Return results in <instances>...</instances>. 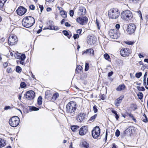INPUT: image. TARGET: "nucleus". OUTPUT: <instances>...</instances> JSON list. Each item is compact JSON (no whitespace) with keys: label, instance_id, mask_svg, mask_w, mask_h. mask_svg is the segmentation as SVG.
<instances>
[{"label":"nucleus","instance_id":"nucleus-61","mask_svg":"<svg viewBox=\"0 0 148 148\" xmlns=\"http://www.w3.org/2000/svg\"><path fill=\"white\" fill-rule=\"evenodd\" d=\"M100 98L102 100H104L105 99L104 95H102L100 96Z\"/></svg>","mask_w":148,"mask_h":148},{"label":"nucleus","instance_id":"nucleus-5","mask_svg":"<svg viewBox=\"0 0 148 148\" xmlns=\"http://www.w3.org/2000/svg\"><path fill=\"white\" fill-rule=\"evenodd\" d=\"M20 121L19 117L17 116H15L12 117L10 119L9 123L11 127H16L19 125Z\"/></svg>","mask_w":148,"mask_h":148},{"label":"nucleus","instance_id":"nucleus-12","mask_svg":"<svg viewBox=\"0 0 148 148\" xmlns=\"http://www.w3.org/2000/svg\"><path fill=\"white\" fill-rule=\"evenodd\" d=\"M26 98L29 100H32L34 99L35 96V93L33 90H29L25 94Z\"/></svg>","mask_w":148,"mask_h":148},{"label":"nucleus","instance_id":"nucleus-62","mask_svg":"<svg viewBox=\"0 0 148 148\" xmlns=\"http://www.w3.org/2000/svg\"><path fill=\"white\" fill-rule=\"evenodd\" d=\"M65 25L67 27H69L71 26L70 24H69L68 22H66L65 23Z\"/></svg>","mask_w":148,"mask_h":148},{"label":"nucleus","instance_id":"nucleus-7","mask_svg":"<svg viewBox=\"0 0 148 148\" xmlns=\"http://www.w3.org/2000/svg\"><path fill=\"white\" fill-rule=\"evenodd\" d=\"M100 133V129L98 126L95 127L92 131V135L94 138H97L99 136Z\"/></svg>","mask_w":148,"mask_h":148},{"label":"nucleus","instance_id":"nucleus-39","mask_svg":"<svg viewBox=\"0 0 148 148\" xmlns=\"http://www.w3.org/2000/svg\"><path fill=\"white\" fill-rule=\"evenodd\" d=\"M89 69V64L88 62H86L85 66V71H87Z\"/></svg>","mask_w":148,"mask_h":148},{"label":"nucleus","instance_id":"nucleus-51","mask_svg":"<svg viewBox=\"0 0 148 148\" xmlns=\"http://www.w3.org/2000/svg\"><path fill=\"white\" fill-rule=\"evenodd\" d=\"M12 70L10 67H8L7 70V72L8 73H10L12 72Z\"/></svg>","mask_w":148,"mask_h":148},{"label":"nucleus","instance_id":"nucleus-54","mask_svg":"<svg viewBox=\"0 0 148 148\" xmlns=\"http://www.w3.org/2000/svg\"><path fill=\"white\" fill-rule=\"evenodd\" d=\"M49 94V95H50V93L49 91H47L45 92V95L47 97H49V96H48Z\"/></svg>","mask_w":148,"mask_h":148},{"label":"nucleus","instance_id":"nucleus-63","mask_svg":"<svg viewBox=\"0 0 148 148\" xmlns=\"http://www.w3.org/2000/svg\"><path fill=\"white\" fill-rule=\"evenodd\" d=\"M10 108V107L9 106H6L5 107L4 109L5 110H7Z\"/></svg>","mask_w":148,"mask_h":148},{"label":"nucleus","instance_id":"nucleus-57","mask_svg":"<svg viewBox=\"0 0 148 148\" xmlns=\"http://www.w3.org/2000/svg\"><path fill=\"white\" fill-rule=\"evenodd\" d=\"M115 27L117 29H119L120 27V25L119 24H116L115 26Z\"/></svg>","mask_w":148,"mask_h":148},{"label":"nucleus","instance_id":"nucleus-2","mask_svg":"<svg viewBox=\"0 0 148 148\" xmlns=\"http://www.w3.org/2000/svg\"><path fill=\"white\" fill-rule=\"evenodd\" d=\"M35 20L33 17L27 16L23 19L22 24L24 27L28 28L33 26L35 23Z\"/></svg>","mask_w":148,"mask_h":148},{"label":"nucleus","instance_id":"nucleus-30","mask_svg":"<svg viewBox=\"0 0 148 148\" xmlns=\"http://www.w3.org/2000/svg\"><path fill=\"white\" fill-rule=\"evenodd\" d=\"M42 98L41 96H40L38 98L37 103L39 105L42 104Z\"/></svg>","mask_w":148,"mask_h":148},{"label":"nucleus","instance_id":"nucleus-24","mask_svg":"<svg viewBox=\"0 0 148 148\" xmlns=\"http://www.w3.org/2000/svg\"><path fill=\"white\" fill-rule=\"evenodd\" d=\"M125 88V86L124 85H121L119 86L116 88V90L118 91H121L123 90Z\"/></svg>","mask_w":148,"mask_h":148},{"label":"nucleus","instance_id":"nucleus-48","mask_svg":"<svg viewBox=\"0 0 148 148\" xmlns=\"http://www.w3.org/2000/svg\"><path fill=\"white\" fill-rule=\"evenodd\" d=\"M94 112L95 113H96L97 112L98 109L97 108V107L96 105H95L93 107Z\"/></svg>","mask_w":148,"mask_h":148},{"label":"nucleus","instance_id":"nucleus-32","mask_svg":"<svg viewBox=\"0 0 148 148\" xmlns=\"http://www.w3.org/2000/svg\"><path fill=\"white\" fill-rule=\"evenodd\" d=\"M142 120L145 123L147 122L148 121L146 115L144 114L142 117Z\"/></svg>","mask_w":148,"mask_h":148},{"label":"nucleus","instance_id":"nucleus-17","mask_svg":"<svg viewBox=\"0 0 148 148\" xmlns=\"http://www.w3.org/2000/svg\"><path fill=\"white\" fill-rule=\"evenodd\" d=\"M85 53L89 54V55L92 56H94V52L93 49L90 48L87 49L85 51H83L82 52V55H84Z\"/></svg>","mask_w":148,"mask_h":148},{"label":"nucleus","instance_id":"nucleus-13","mask_svg":"<svg viewBox=\"0 0 148 148\" xmlns=\"http://www.w3.org/2000/svg\"><path fill=\"white\" fill-rule=\"evenodd\" d=\"M49 25L47 27H45L44 29H49L51 30H58L60 29L59 27L57 26H54L53 23L52 21H49Z\"/></svg>","mask_w":148,"mask_h":148},{"label":"nucleus","instance_id":"nucleus-10","mask_svg":"<svg viewBox=\"0 0 148 148\" xmlns=\"http://www.w3.org/2000/svg\"><path fill=\"white\" fill-rule=\"evenodd\" d=\"M130 53L131 51L130 49L127 48H123L120 51L121 56L123 57L128 56Z\"/></svg>","mask_w":148,"mask_h":148},{"label":"nucleus","instance_id":"nucleus-15","mask_svg":"<svg viewBox=\"0 0 148 148\" xmlns=\"http://www.w3.org/2000/svg\"><path fill=\"white\" fill-rule=\"evenodd\" d=\"M86 115V114L84 113H79L77 116L76 120L78 122H82L84 121Z\"/></svg>","mask_w":148,"mask_h":148},{"label":"nucleus","instance_id":"nucleus-27","mask_svg":"<svg viewBox=\"0 0 148 148\" xmlns=\"http://www.w3.org/2000/svg\"><path fill=\"white\" fill-rule=\"evenodd\" d=\"M62 33L64 35L67 36V37L69 39L71 36V35L69 34V32L66 30H63Z\"/></svg>","mask_w":148,"mask_h":148},{"label":"nucleus","instance_id":"nucleus-52","mask_svg":"<svg viewBox=\"0 0 148 148\" xmlns=\"http://www.w3.org/2000/svg\"><path fill=\"white\" fill-rule=\"evenodd\" d=\"M134 42H133L128 41L126 42V43L128 45H132L134 44Z\"/></svg>","mask_w":148,"mask_h":148},{"label":"nucleus","instance_id":"nucleus-34","mask_svg":"<svg viewBox=\"0 0 148 148\" xmlns=\"http://www.w3.org/2000/svg\"><path fill=\"white\" fill-rule=\"evenodd\" d=\"M7 0H0V8H2Z\"/></svg>","mask_w":148,"mask_h":148},{"label":"nucleus","instance_id":"nucleus-37","mask_svg":"<svg viewBox=\"0 0 148 148\" xmlns=\"http://www.w3.org/2000/svg\"><path fill=\"white\" fill-rule=\"evenodd\" d=\"M104 57L105 59L109 61L110 59V57L109 55L107 53H106L104 55Z\"/></svg>","mask_w":148,"mask_h":148},{"label":"nucleus","instance_id":"nucleus-55","mask_svg":"<svg viewBox=\"0 0 148 148\" xmlns=\"http://www.w3.org/2000/svg\"><path fill=\"white\" fill-rule=\"evenodd\" d=\"M29 8L30 9L33 10L34 9L35 6L34 5H31L29 6Z\"/></svg>","mask_w":148,"mask_h":148},{"label":"nucleus","instance_id":"nucleus-23","mask_svg":"<svg viewBox=\"0 0 148 148\" xmlns=\"http://www.w3.org/2000/svg\"><path fill=\"white\" fill-rule=\"evenodd\" d=\"M25 60H17L16 61L17 63L18 64H20L23 66H25Z\"/></svg>","mask_w":148,"mask_h":148},{"label":"nucleus","instance_id":"nucleus-3","mask_svg":"<svg viewBox=\"0 0 148 148\" xmlns=\"http://www.w3.org/2000/svg\"><path fill=\"white\" fill-rule=\"evenodd\" d=\"M121 17L124 20H131L133 17V15L129 10H126L122 12Z\"/></svg>","mask_w":148,"mask_h":148},{"label":"nucleus","instance_id":"nucleus-44","mask_svg":"<svg viewBox=\"0 0 148 148\" xmlns=\"http://www.w3.org/2000/svg\"><path fill=\"white\" fill-rule=\"evenodd\" d=\"M137 88L139 91H144L145 90L143 87L137 86Z\"/></svg>","mask_w":148,"mask_h":148},{"label":"nucleus","instance_id":"nucleus-36","mask_svg":"<svg viewBox=\"0 0 148 148\" xmlns=\"http://www.w3.org/2000/svg\"><path fill=\"white\" fill-rule=\"evenodd\" d=\"M137 96L139 99H141L143 97V94L142 92H139L137 94Z\"/></svg>","mask_w":148,"mask_h":148},{"label":"nucleus","instance_id":"nucleus-11","mask_svg":"<svg viewBox=\"0 0 148 148\" xmlns=\"http://www.w3.org/2000/svg\"><path fill=\"white\" fill-rule=\"evenodd\" d=\"M76 21L78 23L81 25H83L87 23L88 21V19L86 16H81L77 18L76 19Z\"/></svg>","mask_w":148,"mask_h":148},{"label":"nucleus","instance_id":"nucleus-60","mask_svg":"<svg viewBox=\"0 0 148 148\" xmlns=\"http://www.w3.org/2000/svg\"><path fill=\"white\" fill-rule=\"evenodd\" d=\"M138 15L139 16H140V18L141 19H142V14L140 12V11L139 10V11H138Z\"/></svg>","mask_w":148,"mask_h":148},{"label":"nucleus","instance_id":"nucleus-28","mask_svg":"<svg viewBox=\"0 0 148 148\" xmlns=\"http://www.w3.org/2000/svg\"><path fill=\"white\" fill-rule=\"evenodd\" d=\"M82 146L85 148H90L89 144L85 141H83L82 142Z\"/></svg>","mask_w":148,"mask_h":148},{"label":"nucleus","instance_id":"nucleus-42","mask_svg":"<svg viewBox=\"0 0 148 148\" xmlns=\"http://www.w3.org/2000/svg\"><path fill=\"white\" fill-rule=\"evenodd\" d=\"M20 86L21 88H24L26 86V84L24 82H23L21 83Z\"/></svg>","mask_w":148,"mask_h":148},{"label":"nucleus","instance_id":"nucleus-29","mask_svg":"<svg viewBox=\"0 0 148 148\" xmlns=\"http://www.w3.org/2000/svg\"><path fill=\"white\" fill-rule=\"evenodd\" d=\"M60 13L62 16L63 18H66L67 16L66 12L64 11H60Z\"/></svg>","mask_w":148,"mask_h":148},{"label":"nucleus","instance_id":"nucleus-20","mask_svg":"<svg viewBox=\"0 0 148 148\" xmlns=\"http://www.w3.org/2000/svg\"><path fill=\"white\" fill-rule=\"evenodd\" d=\"M124 97L123 95H122L120 97L116 100L115 101V103L116 106H119V104L121 102L122 99L124 98Z\"/></svg>","mask_w":148,"mask_h":148},{"label":"nucleus","instance_id":"nucleus-16","mask_svg":"<svg viewBox=\"0 0 148 148\" xmlns=\"http://www.w3.org/2000/svg\"><path fill=\"white\" fill-rule=\"evenodd\" d=\"M27 11V9L23 6L18 7L16 10L17 14L19 16H22Z\"/></svg>","mask_w":148,"mask_h":148},{"label":"nucleus","instance_id":"nucleus-33","mask_svg":"<svg viewBox=\"0 0 148 148\" xmlns=\"http://www.w3.org/2000/svg\"><path fill=\"white\" fill-rule=\"evenodd\" d=\"M147 75V72H146L145 73V75L143 77V84L144 85H146V78Z\"/></svg>","mask_w":148,"mask_h":148},{"label":"nucleus","instance_id":"nucleus-18","mask_svg":"<svg viewBox=\"0 0 148 148\" xmlns=\"http://www.w3.org/2000/svg\"><path fill=\"white\" fill-rule=\"evenodd\" d=\"M86 11V9L83 6L79 7L77 11L78 15L79 16L84 15Z\"/></svg>","mask_w":148,"mask_h":148},{"label":"nucleus","instance_id":"nucleus-9","mask_svg":"<svg viewBox=\"0 0 148 148\" xmlns=\"http://www.w3.org/2000/svg\"><path fill=\"white\" fill-rule=\"evenodd\" d=\"M97 38L93 36H89L87 37V42L89 45H93L97 41Z\"/></svg>","mask_w":148,"mask_h":148},{"label":"nucleus","instance_id":"nucleus-35","mask_svg":"<svg viewBox=\"0 0 148 148\" xmlns=\"http://www.w3.org/2000/svg\"><path fill=\"white\" fill-rule=\"evenodd\" d=\"M22 69L19 66H17L16 67V72L18 73H20L22 71Z\"/></svg>","mask_w":148,"mask_h":148},{"label":"nucleus","instance_id":"nucleus-25","mask_svg":"<svg viewBox=\"0 0 148 148\" xmlns=\"http://www.w3.org/2000/svg\"><path fill=\"white\" fill-rule=\"evenodd\" d=\"M59 95L58 92L55 93L52 97V101H54L56 100L59 97Z\"/></svg>","mask_w":148,"mask_h":148},{"label":"nucleus","instance_id":"nucleus-19","mask_svg":"<svg viewBox=\"0 0 148 148\" xmlns=\"http://www.w3.org/2000/svg\"><path fill=\"white\" fill-rule=\"evenodd\" d=\"M87 132V127L86 126L82 127L79 130V134L81 136L85 135Z\"/></svg>","mask_w":148,"mask_h":148},{"label":"nucleus","instance_id":"nucleus-59","mask_svg":"<svg viewBox=\"0 0 148 148\" xmlns=\"http://www.w3.org/2000/svg\"><path fill=\"white\" fill-rule=\"evenodd\" d=\"M113 73V72L112 71H111L110 72H109L108 73V76L110 77V76H111L112 75Z\"/></svg>","mask_w":148,"mask_h":148},{"label":"nucleus","instance_id":"nucleus-38","mask_svg":"<svg viewBox=\"0 0 148 148\" xmlns=\"http://www.w3.org/2000/svg\"><path fill=\"white\" fill-rule=\"evenodd\" d=\"M97 116V114H95L94 116L91 117L89 121H93L94 119L96 118Z\"/></svg>","mask_w":148,"mask_h":148},{"label":"nucleus","instance_id":"nucleus-47","mask_svg":"<svg viewBox=\"0 0 148 148\" xmlns=\"http://www.w3.org/2000/svg\"><path fill=\"white\" fill-rule=\"evenodd\" d=\"M96 25L97 26V28L99 29H100V23H99V21L97 20L96 21Z\"/></svg>","mask_w":148,"mask_h":148},{"label":"nucleus","instance_id":"nucleus-26","mask_svg":"<svg viewBox=\"0 0 148 148\" xmlns=\"http://www.w3.org/2000/svg\"><path fill=\"white\" fill-rule=\"evenodd\" d=\"M79 127L77 125H73L71 127V129L72 130L73 132H75L78 130Z\"/></svg>","mask_w":148,"mask_h":148},{"label":"nucleus","instance_id":"nucleus-4","mask_svg":"<svg viewBox=\"0 0 148 148\" xmlns=\"http://www.w3.org/2000/svg\"><path fill=\"white\" fill-rule=\"evenodd\" d=\"M108 14L110 18L116 19L119 16L120 14L117 9L113 8L111 9L109 11Z\"/></svg>","mask_w":148,"mask_h":148},{"label":"nucleus","instance_id":"nucleus-58","mask_svg":"<svg viewBox=\"0 0 148 148\" xmlns=\"http://www.w3.org/2000/svg\"><path fill=\"white\" fill-rule=\"evenodd\" d=\"M111 112H112V113L113 114H115V115H116L117 114V112L116 111L114 110H112Z\"/></svg>","mask_w":148,"mask_h":148},{"label":"nucleus","instance_id":"nucleus-31","mask_svg":"<svg viewBox=\"0 0 148 148\" xmlns=\"http://www.w3.org/2000/svg\"><path fill=\"white\" fill-rule=\"evenodd\" d=\"M26 58V56L24 54H22L18 58V60H25Z\"/></svg>","mask_w":148,"mask_h":148},{"label":"nucleus","instance_id":"nucleus-22","mask_svg":"<svg viewBox=\"0 0 148 148\" xmlns=\"http://www.w3.org/2000/svg\"><path fill=\"white\" fill-rule=\"evenodd\" d=\"M5 145V140L3 139L0 138V148L3 147Z\"/></svg>","mask_w":148,"mask_h":148},{"label":"nucleus","instance_id":"nucleus-64","mask_svg":"<svg viewBox=\"0 0 148 148\" xmlns=\"http://www.w3.org/2000/svg\"><path fill=\"white\" fill-rule=\"evenodd\" d=\"M51 10V8H50L48 7L47 8V12H50Z\"/></svg>","mask_w":148,"mask_h":148},{"label":"nucleus","instance_id":"nucleus-46","mask_svg":"<svg viewBox=\"0 0 148 148\" xmlns=\"http://www.w3.org/2000/svg\"><path fill=\"white\" fill-rule=\"evenodd\" d=\"M120 134V132L118 130H116L115 133V135L117 137H118L119 136Z\"/></svg>","mask_w":148,"mask_h":148},{"label":"nucleus","instance_id":"nucleus-43","mask_svg":"<svg viewBox=\"0 0 148 148\" xmlns=\"http://www.w3.org/2000/svg\"><path fill=\"white\" fill-rule=\"evenodd\" d=\"M30 109L31 111H38L39 110L38 108L34 106L32 107Z\"/></svg>","mask_w":148,"mask_h":148},{"label":"nucleus","instance_id":"nucleus-50","mask_svg":"<svg viewBox=\"0 0 148 148\" xmlns=\"http://www.w3.org/2000/svg\"><path fill=\"white\" fill-rule=\"evenodd\" d=\"M79 37V35L78 34H74L73 36V38L75 39L78 38Z\"/></svg>","mask_w":148,"mask_h":148},{"label":"nucleus","instance_id":"nucleus-6","mask_svg":"<svg viewBox=\"0 0 148 148\" xmlns=\"http://www.w3.org/2000/svg\"><path fill=\"white\" fill-rule=\"evenodd\" d=\"M108 34L111 38L113 39H117L120 36L117 31L115 29H110L109 31Z\"/></svg>","mask_w":148,"mask_h":148},{"label":"nucleus","instance_id":"nucleus-1","mask_svg":"<svg viewBox=\"0 0 148 148\" xmlns=\"http://www.w3.org/2000/svg\"><path fill=\"white\" fill-rule=\"evenodd\" d=\"M77 109V105L73 101H71L68 103L66 107V114L68 116H71L75 114V111Z\"/></svg>","mask_w":148,"mask_h":148},{"label":"nucleus","instance_id":"nucleus-14","mask_svg":"<svg viewBox=\"0 0 148 148\" xmlns=\"http://www.w3.org/2000/svg\"><path fill=\"white\" fill-rule=\"evenodd\" d=\"M136 27L134 24L130 23L128 26L127 32L129 34L134 33L136 29Z\"/></svg>","mask_w":148,"mask_h":148},{"label":"nucleus","instance_id":"nucleus-8","mask_svg":"<svg viewBox=\"0 0 148 148\" xmlns=\"http://www.w3.org/2000/svg\"><path fill=\"white\" fill-rule=\"evenodd\" d=\"M18 41L17 38L16 36L11 35L10 36L8 39L9 44L11 45H13L16 44Z\"/></svg>","mask_w":148,"mask_h":148},{"label":"nucleus","instance_id":"nucleus-56","mask_svg":"<svg viewBox=\"0 0 148 148\" xmlns=\"http://www.w3.org/2000/svg\"><path fill=\"white\" fill-rule=\"evenodd\" d=\"M82 30L81 29H78L77 31V33L78 34H79L80 35L82 32Z\"/></svg>","mask_w":148,"mask_h":148},{"label":"nucleus","instance_id":"nucleus-53","mask_svg":"<svg viewBox=\"0 0 148 148\" xmlns=\"http://www.w3.org/2000/svg\"><path fill=\"white\" fill-rule=\"evenodd\" d=\"M39 7L40 8L41 12H42L44 9L43 6L42 5H39Z\"/></svg>","mask_w":148,"mask_h":148},{"label":"nucleus","instance_id":"nucleus-41","mask_svg":"<svg viewBox=\"0 0 148 148\" xmlns=\"http://www.w3.org/2000/svg\"><path fill=\"white\" fill-rule=\"evenodd\" d=\"M22 54L21 53H15L14 54V56L15 57L18 59V58L19 57V56H20L21 55H22Z\"/></svg>","mask_w":148,"mask_h":148},{"label":"nucleus","instance_id":"nucleus-49","mask_svg":"<svg viewBox=\"0 0 148 148\" xmlns=\"http://www.w3.org/2000/svg\"><path fill=\"white\" fill-rule=\"evenodd\" d=\"M74 12L73 10H71L69 12V14L71 16L73 17L74 15Z\"/></svg>","mask_w":148,"mask_h":148},{"label":"nucleus","instance_id":"nucleus-40","mask_svg":"<svg viewBox=\"0 0 148 148\" xmlns=\"http://www.w3.org/2000/svg\"><path fill=\"white\" fill-rule=\"evenodd\" d=\"M142 75V73L141 72L137 73L136 74L135 76L136 78H139Z\"/></svg>","mask_w":148,"mask_h":148},{"label":"nucleus","instance_id":"nucleus-21","mask_svg":"<svg viewBox=\"0 0 148 148\" xmlns=\"http://www.w3.org/2000/svg\"><path fill=\"white\" fill-rule=\"evenodd\" d=\"M133 130H134L133 129H132V127H129L125 130L124 132V134H127L128 135H131L133 132Z\"/></svg>","mask_w":148,"mask_h":148},{"label":"nucleus","instance_id":"nucleus-45","mask_svg":"<svg viewBox=\"0 0 148 148\" xmlns=\"http://www.w3.org/2000/svg\"><path fill=\"white\" fill-rule=\"evenodd\" d=\"M82 69V67L81 66L79 65L77 66L75 71H81Z\"/></svg>","mask_w":148,"mask_h":148}]
</instances>
